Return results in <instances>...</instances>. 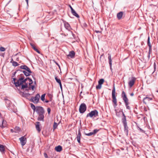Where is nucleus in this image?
<instances>
[{"instance_id":"39","label":"nucleus","mask_w":158,"mask_h":158,"mask_svg":"<svg viewBox=\"0 0 158 158\" xmlns=\"http://www.w3.org/2000/svg\"><path fill=\"white\" fill-rule=\"evenodd\" d=\"M98 131L99 130L97 129L94 130L93 131L94 134H95L96 133H97Z\"/></svg>"},{"instance_id":"52","label":"nucleus","mask_w":158,"mask_h":158,"mask_svg":"<svg viewBox=\"0 0 158 158\" xmlns=\"http://www.w3.org/2000/svg\"><path fill=\"white\" fill-rule=\"evenodd\" d=\"M13 61V59H12V60L11 61V62L12 63Z\"/></svg>"},{"instance_id":"8","label":"nucleus","mask_w":158,"mask_h":158,"mask_svg":"<svg viewBox=\"0 0 158 158\" xmlns=\"http://www.w3.org/2000/svg\"><path fill=\"white\" fill-rule=\"evenodd\" d=\"M136 79L135 77H132L130 80L128 82V85L130 87H131L134 85Z\"/></svg>"},{"instance_id":"30","label":"nucleus","mask_w":158,"mask_h":158,"mask_svg":"<svg viewBox=\"0 0 158 158\" xmlns=\"http://www.w3.org/2000/svg\"><path fill=\"white\" fill-rule=\"evenodd\" d=\"M12 65L14 66H17L19 64L17 62L15 61H13L12 62Z\"/></svg>"},{"instance_id":"29","label":"nucleus","mask_w":158,"mask_h":158,"mask_svg":"<svg viewBox=\"0 0 158 158\" xmlns=\"http://www.w3.org/2000/svg\"><path fill=\"white\" fill-rule=\"evenodd\" d=\"M57 126H58V124H57V123H56V122H54L53 126V128L54 130L57 128Z\"/></svg>"},{"instance_id":"18","label":"nucleus","mask_w":158,"mask_h":158,"mask_svg":"<svg viewBox=\"0 0 158 158\" xmlns=\"http://www.w3.org/2000/svg\"><path fill=\"white\" fill-rule=\"evenodd\" d=\"M44 115L43 114H39L38 120L39 121H44Z\"/></svg>"},{"instance_id":"22","label":"nucleus","mask_w":158,"mask_h":158,"mask_svg":"<svg viewBox=\"0 0 158 158\" xmlns=\"http://www.w3.org/2000/svg\"><path fill=\"white\" fill-rule=\"evenodd\" d=\"M55 149L57 152H60L62 150V148L59 145L55 148Z\"/></svg>"},{"instance_id":"26","label":"nucleus","mask_w":158,"mask_h":158,"mask_svg":"<svg viewBox=\"0 0 158 158\" xmlns=\"http://www.w3.org/2000/svg\"><path fill=\"white\" fill-rule=\"evenodd\" d=\"M6 102L8 106H10L11 102L9 100L6 99Z\"/></svg>"},{"instance_id":"25","label":"nucleus","mask_w":158,"mask_h":158,"mask_svg":"<svg viewBox=\"0 0 158 158\" xmlns=\"http://www.w3.org/2000/svg\"><path fill=\"white\" fill-rule=\"evenodd\" d=\"M14 130H15V131H14L15 132L17 133L20 131V128H19V127H16L14 129Z\"/></svg>"},{"instance_id":"53","label":"nucleus","mask_w":158,"mask_h":158,"mask_svg":"<svg viewBox=\"0 0 158 158\" xmlns=\"http://www.w3.org/2000/svg\"><path fill=\"white\" fill-rule=\"evenodd\" d=\"M45 102H48V101H45Z\"/></svg>"},{"instance_id":"47","label":"nucleus","mask_w":158,"mask_h":158,"mask_svg":"<svg viewBox=\"0 0 158 158\" xmlns=\"http://www.w3.org/2000/svg\"><path fill=\"white\" fill-rule=\"evenodd\" d=\"M130 95L131 96H133L134 95V94L133 93H132L130 94Z\"/></svg>"},{"instance_id":"35","label":"nucleus","mask_w":158,"mask_h":158,"mask_svg":"<svg viewBox=\"0 0 158 158\" xmlns=\"http://www.w3.org/2000/svg\"><path fill=\"white\" fill-rule=\"evenodd\" d=\"M31 106L32 109L34 110H35V106L33 104H31Z\"/></svg>"},{"instance_id":"17","label":"nucleus","mask_w":158,"mask_h":158,"mask_svg":"<svg viewBox=\"0 0 158 158\" xmlns=\"http://www.w3.org/2000/svg\"><path fill=\"white\" fill-rule=\"evenodd\" d=\"M0 151L2 154H3L5 152V148L4 146L0 145Z\"/></svg>"},{"instance_id":"32","label":"nucleus","mask_w":158,"mask_h":158,"mask_svg":"<svg viewBox=\"0 0 158 158\" xmlns=\"http://www.w3.org/2000/svg\"><path fill=\"white\" fill-rule=\"evenodd\" d=\"M45 94H44L42 95L41 97V99L42 101H44L45 99Z\"/></svg>"},{"instance_id":"16","label":"nucleus","mask_w":158,"mask_h":158,"mask_svg":"<svg viewBox=\"0 0 158 158\" xmlns=\"http://www.w3.org/2000/svg\"><path fill=\"white\" fill-rule=\"evenodd\" d=\"M147 44H148V45L149 47V52H150L152 50V46L151 44V43L150 42V37H149V36H148V38Z\"/></svg>"},{"instance_id":"40","label":"nucleus","mask_w":158,"mask_h":158,"mask_svg":"<svg viewBox=\"0 0 158 158\" xmlns=\"http://www.w3.org/2000/svg\"><path fill=\"white\" fill-rule=\"evenodd\" d=\"M34 92H33L32 94H29V93H26L25 94V96L27 97V96H30L31 95H32L34 93Z\"/></svg>"},{"instance_id":"9","label":"nucleus","mask_w":158,"mask_h":158,"mask_svg":"<svg viewBox=\"0 0 158 158\" xmlns=\"http://www.w3.org/2000/svg\"><path fill=\"white\" fill-rule=\"evenodd\" d=\"M36 111L38 113V114H44V111L43 108L41 107H39L37 108Z\"/></svg>"},{"instance_id":"5","label":"nucleus","mask_w":158,"mask_h":158,"mask_svg":"<svg viewBox=\"0 0 158 158\" xmlns=\"http://www.w3.org/2000/svg\"><path fill=\"white\" fill-rule=\"evenodd\" d=\"M86 109V105L84 103L81 104L80 106L79 109L80 112L81 113H83L85 111Z\"/></svg>"},{"instance_id":"28","label":"nucleus","mask_w":158,"mask_h":158,"mask_svg":"<svg viewBox=\"0 0 158 158\" xmlns=\"http://www.w3.org/2000/svg\"><path fill=\"white\" fill-rule=\"evenodd\" d=\"M22 72H23L24 73V75L26 76H29L30 74L29 73H28L26 71H23Z\"/></svg>"},{"instance_id":"12","label":"nucleus","mask_w":158,"mask_h":158,"mask_svg":"<svg viewBox=\"0 0 158 158\" xmlns=\"http://www.w3.org/2000/svg\"><path fill=\"white\" fill-rule=\"evenodd\" d=\"M40 123L39 122H37L35 123V127L36 129L38 131V132H40L41 129L40 127Z\"/></svg>"},{"instance_id":"33","label":"nucleus","mask_w":158,"mask_h":158,"mask_svg":"<svg viewBox=\"0 0 158 158\" xmlns=\"http://www.w3.org/2000/svg\"><path fill=\"white\" fill-rule=\"evenodd\" d=\"M27 67L26 65H21L20 66V68L21 69L26 70Z\"/></svg>"},{"instance_id":"45","label":"nucleus","mask_w":158,"mask_h":158,"mask_svg":"<svg viewBox=\"0 0 158 158\" xmlns=\"http://www.w3.org/2000/svg\"><path fill=\"white\" fill-rule=\"evenodd\" d=\"M69 7L71 9V11H72L73 10H74L73 8L71 6V5H69Z\"/></svg>"},{"instance_id":"3","label":"nucleus","mask_w":158,"mask_h":158,"mask_svg":"<svg viewBox=\"0 0 158 158\" xmlns=\"http://www.w3.org/2000/svg\"><path fill=\"white\" fill-rule=\"evenodd\" d=\"M115 88L114 87V86L113 88V89L112 90V98L113 99L112 101L114 103V106L115 107L117 106V99H116V96L115 95Z\"/></svg>"},{"instance_id":"11","label":"nucleus","mask_w":158,"mask_h":158,"mask_svg":"<svg viewBox=\"0 0 158 158\" xmlns=\"http://www.w3.org/2000/svg\"><path fill=\"white\" fill-rule=\"evenodd\" d=\"M64 25L65 28L69 31V33L73 35V33L71 31H69L70 30V27L69 24L68 23H64Z\"/></svg>"},{"instance_id":"46","label":"nucleus","mask_w":158,"mask_h":158,"mask_svg":"<svg viewBox=\"0 0 158 158\" xmlns=\"http://www.w3.org/2000/svg\"><path fill=\"white\" fill-rule=\"evenodd\" d=\"M10 131H11L12 132H15V131H15V130H13V129H11Z\"/></svg>"},{"instance_id":"20","label":"nucleus","mask_w":158,"mask_h":158,"mask_svg":"<svg viewBox=\"0 0 158 158\" xmlns=\"http://www.w3.org/2000/svg\"><path fill=\"white\" fill-rule=\"evenodd\" d=\"M81 134L80 131H78V134L77 136V140L78 143H80V139H81Z\"/></svg>"},{"instance_id":"34","label":"nucleus","mask_w":158,"mask_h":158,"mask_svg":"<svg viewBox=\"0 0 158 158\" xmlns=\"http://www.w3.org/2000/svg\"><path fill=\"white\" fill-rule=\"evenodd\" d=\"M102 87V85H99V84H98V85H97L96 87V88L97 89H101Z\"/></svg>"},{"instance_id":"1","label":"nucleus","mask_w":158,"mask_h":158,"mask_svg":"<svg viewBox=\"0 0 158 158\" xmlns=\"http://www.w3.org/2000/svg\"><path fill=\"white\" fill-rule=\"evenodd\" d=\"M35 84V82L33 84L32 80L28 77H27L25 79H24L23 77H21L15 83L16 85L21 86L22 89L28 88V90L31 89L34 90Z\"/></svg>"},{"instance_id":"54","label":"nucleus","mask_w":158,"mask_h":158,"mask_svg":"<svg viewBox=\"0 0 158 158\" xmlns=\"http://www.w3.org/2000/svg\"><path fill=\"white\" fill-rule=\"evenodd\" d=\"M157 92H158V90H157Z\"/></svg>"},{"instance_id":"38","label":"nucleus","mask_w":158,"mask_h":158,"mask_svg":"<svg viewBox=\"0 0 158 158\" xmlns=\"http://www.w3.org/2000/svg\"><path fill=\"white\" fill-rule=\"evenodd\" d=\"M129 104V103H127L125 104V105L126 106V108L128 109H130V107L128 106V105Z\"/></svg>"},{"instance_id":"15","label":"nucleus","mask_w":158,"mask_h":158,"mask_svg":"<svg viewBox=\"0 0 158 158\" xmlns=\"http://www.w3.org/2000/svg\"><path fill=\"white\" fill-rule=\"evenodd\" d=\"M108 60H109V63L110 64V69H111L112 67V60H111V57L110 54H108Z\"/></svg>"},{"instance_id":"43","label":"nucleus","mask_w":158,"mask_h":158,"mask_svg":"<svg viewBox=\"0 0 158 158\" xmlns=\"http://www.w3.org/2000/svg\"><path fill=\"white\" fill-rule=\"evenodd\" d=\"M30 44L33 49H34V48H35V47L33 44L31 43Z\"/></svg>"},{"instance_id":"48","label":"nucleus","mask_w":158,"mask_h":158,"mask_svg":"<svg viewBox=\"0 0 158 158\" xmlns=\"http://www.w3.org/2000/svg\"><path fill=\"white\" fill-rule=\"evenodd\" d=\"M139 129L141 131H142V132H143V130H142L141 129V128H139Z\"/></svg>"},{"instance_id":"55","label":"nucleus","mask_w":158,"mask_h":158,"mask_svg":"<svg viewBox=\"0 0 158 158\" xmlns=\"http://www.w3.org/2000/svg\"><path fill=\"white\" fill-rule=\"evenodd\" d=\"M1 115V113H0V115Z\"/></svg>"},{"instance_id":"31","label":"nucleus","mask_w":158,"mask_h":158,"mask_svg":"<svg viewBox=\"0 0 158 158\" xmlns=\"http://www.w3.org/2000/svg\"><path fill=\"white\" fill-rule=\"evenodd\" d=\"M25 70L28 73H29L30 74L31 73V71L28 67H27V68Z\"/></svg>"},{"instance_id":"44","label":"nucleus","mask_w":158,"mask_h":158,"mask_svg":"<svg viewBox=\"0 0 158 158\" xmlns=\"http://www.w3.org/2000/svg\"><path fill=\"white\" fill-rule=\"evenodd\" d=\"M47 111L48 113L49 114L51 111V109L49 108H48L47 109Z\"/></svg>"},{"instance_id":"49","label":"nucleus","mask_w":158,"mask_h":158,"mask_svg":"<svg viewBox=\"0 0 158 158\" xmlns=\"http://www.w3.org/2000/svg\"><path fill=\"white\" fill-rule=\"evenodd\" d=\"M26 2H27V4L28 5V0H26Z\"/></svg>"},{"instance_id":"19","label":"nucleus","mask_w":158,"mask_h":158,"mask_svg":"<svg viewBox=\"0 0 158 158\" xmlns=\"http://www.w3.org/2000/svg\"><path fill=\"white\" fill-rule=\"evenodd\" d=\"M123 13L122 11L120 12L117 14V17L118 19H121L123 15Z\"/></svg>"},{"instance_id":"50","label":"nucleus","mask_w":158,"mask_h":158,"mask_svg":"<svg viewBox=\"0 0 158 158\" xmlns=\"http://www.w3.org/2000/svg\"><path fill=\"white\" fill-rule=\"evenodd\" d=\"M56 64L57 65H58L59 66V67H60L59 65L56 62Z\"/></svg>"},{"instance_id":"37","label":"nucleus","mask_w":158,"mask_h":158,"mask_svg":"<svg viewBox=\"0 0 158 158\" xmlns=\"http://www.w3.org/2000/svg\"><path fill=\"white\" fill-rule=\"evenodd\" d=\"M94 135L93 133V132H90L89 133H87V134H86V135H88V136H91V135Z\"/></svg>"},{"instance_id":"2","label":"nucleus","mask_w":158,"mask_h":158,"mask_svg":"<svg viewBox=\"0 0 158 158\" xmlns=\"http://www.w3.org/2000/svg\"><path fill=\"white\" fill-rule=\"evenodd\" d=\"M98 115V112L97 110H94L92 111L89 113H88L86 116V117H90L91 118L94 116L96 117Z\"/></svg>"},{"instance_id":"6","label":"nucleus","mask_w":158,"mask_h":158,"mask_svg":"<svg viewBox=\"0 0 158 158\" xmlns=\"http://www.w3.org/2000/svg\"><path fill=\"white\" fill-rule=\"evenodd\" d=\"M122 96L123 98V100L125 103V104L129 103L128 99L127 97L126 94L125 93V92L123 91L122 92Z\"/></svg>"},{"instance_id":"41","label":"nucleus","mask_w":158,"mask_h":158,"mask_svg":"<svg viewBox=\"0 0 158 158\" xmlns=\"http://www.w3.org/2000/svg\"><path fill=\"white\" fill-rule=\"evenodd\" d=\"M33 49L35 51H36L37 52H38V53H40V51H39V50L37 49L35 47V48H34V49Z\"/></svg>"},{"instance_id":"23","label":"nucleus","mask_w":158,"mask_h":158,"mask_svg":"<svg viewBox=\"0 0 158 158\" xmlns=\"http://www.w3.org/2000/svg\"><path fill=\"white\" fill-rule=\"evenodd\" d=\"M55 79L56 81L59 84L60 88H62V84L60 79H58L57 77H55Z\"/></svg>"},{"instance_id":"10","label":"nucleus","mask_w":158,"mask_h":158,"mask_svg":"<svg viewBox=\"0 0 158 158\" xmlns=\"http://www.w3.org/2000/svg\"><path fill=\"white\" fill-rule=\"evenodd\" d=\"M123 117L122 118V122L123 123L124 128L125 129H126L127 127V123L126 122V116L124 113H123Z\"/></svg>"},{"instance_id":"7","label":"nucleus","mask_w":158,"mask_h":158,"mask_svg":"<svg viewBox=\"0 0 158 158\" xmlns=\"http://www.w3.org/2000/svg\"><path fill=\"white\" fill-rule=\"evenodd\" d=\"M21 145L22 146L24 145L27 142L26 138L24 136H22L19 138Z\"/></svg>"},{"instance_id":"24","label":"nucleus","mask_w":158,"mask_h":158,"mask_svg":"<svg viewBox=\"0 0 158 158\" xmlns=\"http://www.w3.org/2000/svg\"><path fill=\"white\" fill-rule=\"evenodd\" d=\"M71 12L73 15H74L77 18L79 17V15L76 13L74 10L71 11Z\"/></svg>"},{"instance_id":"27","label":"nucleus","mask_w":158,"mask_h":158,"mask_svg":"<svg viewBox=\"0 0 158 158\" xmlns=\"http://www.w3.org/2000/svg\"><path fill=\"white\" fill-rule=\"evenodd\" d=\"M104 80L103 79H100L98 81V83L99 85H102L104 82Z\"/></svg>"},{"instance_id":"36","label":"nucleus","mask_w":158,"mask_h":158,"mask_svg":"<svg viewBox=\"0 0 158 158\" xmlns=\"http://www.w3.org/2000/svg\"><path fill=\"white\" fill-rule=\"evenodd\" d=\"M5 50V49L3 47H1L0 48V51L1 52H4Z\"/></svg>"},{"instance_id":"14","label":"nucleus","mask_w":158,"mask_h":158,"mask_svg":"<svg viewBox=\"0 0 158 158\" xmlns=\"http://www.w3.org/2000/svg\"><path fill=\"white\" fill-rule=\"evenodd\" d=\"M75 55V53L74 51H72L69 52V54L67 55L68 56L73 58L74 57Z\"/></svg>"},{"instance_id":"21","label":"nucleus","mask_w":158,"mask_h":158,"mask_svg":"<svg viewBox=\"0 0 158 158\" xmlns=\"http://www.w3.org/2000/svg\"><path fill=\"white\" fill-rule=\"evenodd\" d=\"M7 125V122L5 120H3L2 125L0 126L2 128H4L6 127Z\"/></svg>"},{"instance_id":"51","label":"nucleus","mask_w":158,"mask_h":158,"mask_svg":"<svg viewBox=\"0 0 158 158\" xmlns=\"http://www.w3.org/2000/svg\"><path fill=\"white\" fill-rule=\"evenodd\" d=\"M115 112L116 113V114H117V110H115Z\"/></svg>"},{"instance_id":"4","label":"nucleus","mask_w":158,"mask_h":158,"mask_svg":"<svg viewBox=\"0 0 158 158\" xmlns=\"http://www.w3.org/2000/svg\"><path fill=\"white\" fill-rule=\"evenodd\" d=\"M40 97V94H36L35 97H32L30 100V101L34 103H37L39 102Z\"/></svg>"},{"instance_id":"42","label":"nucleus","mask_w":158,"mask_h":158,"mask_svg":"<svg viewBox=\"0 0 158 158\" xmlns=\"http://www.w3.org/2000/svg\"><path fill=\"white\" fill-rule=\"evenodd\" d=\"M44 156L45 158H48V155L46 153H44Z\"/></svg>"},{"instance_id":"13","label":"nucleus","mask_w":158,"mask_h":158,"mask_svg":"<svg viewBox=\"0 0 158 158\" xmlns=\"http://www.w3.org/2000/svg\"><path fill=\"white\" fill-rule=\"evenodd\" d=\"M152 100V98L146 97L143 98V102L145 104H146L149 101Z\"/></svg>"}]
</instances>
